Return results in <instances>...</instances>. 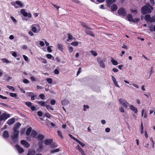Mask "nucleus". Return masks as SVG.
Returning a JSON list of instances; mask_svg holds the SVG:
<instances>
[{
    "label": "nucleus",
    "instance_id": "nucleus-1",
    "mask_svg": "<svg viewBox=\"0 0 155 155\" xmlns=\"http://www.w3.org/2000/svg\"><path fill=\"white\" fill-rule=\"evenodd\" d=\"M21 124L19 123H16L13 128V130L14 132L12 135L11 136V137L13 140L17 139V137L19 134V131L17 130L20 127Z\"/></svg>",
    "mask_w": 155,
    "mask_h": 155
},
{
    "label": "nucleus",
    "instance_id": "nucleus-2",
    "mask_svg": "<svg viewBox=\"0 0 155 155\" xmlns=\"http://www.w3.org/2000/svg\"><path fill=\"white\" fill-rule=\"evenodd\" d=\"M153 8L152 6L145 5L141 8V12L143 14L149 13L151 12V10Z\"/></svg>",
    "mask_w": 155,
    "mask_h": 155
},
{
    "label": "nucleus",
    "instance_id": "nucleus-3",
    "mask_svg": "<svg viewBox=\"0 0 155 155\" xmlns=\"http://www.w3.org/2000/svg\"><path fill=\"white\" fill-rule=\"evenodd\" d=\"M11 4L16 9L21 8L23 7L24 6L22 2L19 0L11 2Z\"/></svg>",
    "mask_w": 155,
    "mask_h": 155
},
{
    "label": "nucleus",
    "instance_id": "nucleus-4",
    "mask_svg": "<svg viewBox=\"0 0 155 155\" xmlns=\"http://www.w3.org/2000/svg\"><path fill=\"white\" fill-rule=\"evenodd\" d=\"M31 30L34 33H38L41 30V28L38 24H34L31 26Z\"/></svg>",
    "mask_w": 155,
    "mask_h": 155
},
{
    "label": "nucleus",
    "instance_id": "nucleus-5",
    "mask_svg": "<svg viewBox=\"0 0 155 155\" xmlns=\"http://www.w3.org/2000/svg\"><path fill=\"white\" fill-rule=\"evenodd\" d=\"M119 102L120 104L122 105L125 108H127L130 106V104L124 99H120L119 100Z\"/></svg>",
    "mask_w": 155,
    "mask_h": 155
},
{
    "label": "nucleus",
    "instance_id": "nucleus-6",
    "mask_svg": "<svg viewBox=\"0 0 155 155\" xmlns=\"http://www.w3.org/2000/svg\"><path fill=\"white\" fill-rule=\"evenodd\" d=\"M97 61L100 67L103 68H105V65L104 63L105 60H101L100 59L98 58Z\"/></svg>",
    "mask_w": 155,
    "mask_h": 155
},
{
    "label": "nucleus",
    "instance_id": "nucleus-7",
    "mask_svg": "<svg viewBox=\"0 0 155 155\" xmlns=\"http://www.w3.org/2000/svg\"><path fill=\"white\" fill-rule=\"evenodd\" d=\"M118 13L119 15L124 16H125L126 15V13L124 11V9L123 8H121L118 10Z\"/></svg>",
    "mask_w": 155,
    "mask_h": 155
},
{
    "label": "nucleus",
    "instance_id": "nucleus-8",
    "mask_svg": "<svg viewBox=\"0 0 155 155\" xmlns=\"http://www.w3.org/2000/svg\"><path fill=\"white\" fill-rule=\"evenodd\" d=\"M68 39H67V41L68 42H71L72 40H74L75 39V38L70 33H69L68 35Z\"/></svg>",
    "mask_w": 155,
    "mask_h": 155
},
{
    "label": "nucleus",
    "instance_id": "nucleus-9",
    "mask_svg": "<svg viewBox=\"0 0 155 155\" xmlns=\"http://www.w3.org/2000/svg\"><path fill=\"white\" fill-rule=\"evenodd\" d=\"M21 143L22 145H24L26 148H28L30 146L29 143L25 140H21Z\"/></svg>",
    "mask_w": 155,
    "mask_h": 155
},
{
    "label": "nucleus",
    "instance_id": "nucleus-10",
    "mask_svg": "<svg viewBox=\"0 0 155 155\" xmlns=\"http://www.w3.org/2000/svg\"><path fill=\"white\" fill-rule=\"evenodd\" d=\"M15 122V119L14 118H11L9 119L7 122V123L9 125H11L13 124Z\"/></svg>",
    "mask_w": 155,
    "mask_h": 155
},
{
    "label": "nucleus",
    "instance_id": "nucleus-11",
    "mask_svg": "<svg viewBox=\"0 0 155 155\" xmlns=\"http://www.w3.org/2000/svg\"><path fill=\"white\" fill-rule=\"evenodd\" d=\"M129 107H130V109L133 111L134 113L137 114L138 112V110L137 108L133 105L130 104Z\"/></svg>",
    "mask_w": 155,
    "mask_h": 155
},
{
    "label": "nucleus",
    "instance_id": "nucleus-12",
    "mask_svg": "<svg viewBox=\"0 0 155 155\" xmlns=\"http://www.w3.org/2000/svg\"><path fill=\"white\" fill-rule=\"evenodd\" d=\"M15 147L18 151L20 153H21L24 151L23 149L18 145H16L15 146Z\"/></svg>",
    "mask_w": 155,
    "mask_h": 155
},
{
    "label": "nucleus",
    "instance_id": "nucleus-13",
    "mask_svg": "<svg viewBox=\"0 0 155 155\" xmlns=\"http://www.w3.org/2000/svg\"><path fill=\"white\" fill-rule=\"evenodd\" d=\"M127 18L128 21L133 23L135 22V21L133 19V17L131 15H128L127 16Z\"/></svg>",
    "mask_w": 155,
    "mask_h": 155
},
{
    "label": "nucleus",
    "instance_id": "nucleus-14",
    "mask_svg": "<svg viewBox=\"0 0 155 155\" xmlns=\"http://www.w3.org/2000/svg\"><path fill=\"white\" fill-rule=\"evenodd\" d=\"M147 114L144 109H142L141 110V116L144 118L147 117Z\"/></svg>",
    "mask_w": 155,
    "mask_h": 155
},
{
    "label": "nucleus",
    "instance_id": "nucleus-15",
    "mask_svg": "<svg viewBox=\"0 0 155 155\" xmlns=\"http://www.w3.org/2000/svg\"><path fill=\"white\" fill-rule=\"evenodd\" d=\"M112 80L113 81L114 85L118 87H120L118 85L117 81L116 78L113 76H111Z\"/></svg>",
    "mask_w": 155,
    "mask_h": 155
},
{
    "label": "nucleus",
    "instance_id": "nucleus-16",
    "mask_svg": "<svg viewBox=\"0 0 155 155\" xmlns=\"http://www.w3.org/2000/svg\"><path fill=\"white\" fill-rule=\"evenodd\" d=\"M36 103L41 105L42 106L44 107L46 106L47 105L46 104V102L45 101H36Z\"/></svg>",
    "mask_w": 155,
    "mask_h": 155
},
{
    "label": "nucleus",
    "instance_id": "nucleus-17",
    "mask_svg": "<svg viewBox=\"0 0 155 155\" xmlns=\"http://www.w3.org/2000/svg\"><path fill=\"white\" fill-rule=\"evenodd\" d=\"M116 1V0H106V2L108 6H110L112 3L115 2Z\"/></svg>",
    "mask_w": 155,
    "mask_h": 155
},
{
    "label": "nucleus",
    "instance_id": "nucleus-18",
    "mask_svg": "<svg viewBox=\"0 0 155 155\" xmlns=\"http://www.w3.org/2000/svg\"><path fill=\"white\" fill-rule=\"evenodd\" d=\"M85 33L87 34L90 35L93 37L94 36V35L91 31H89L87 29H86L85 31Z\"/></svg>",
    "mask_w": 155,
    "mask_h": 155
},
{
    "label": "nucleus",
    "instance_id": "nucleus-19",
    "mask_svg": "<svg viewBox=\"0 0 155 155\" xmlns=\"http://www.w3.org/2000/svg\"><path fill=\"white\" fill-rule=\"evenodd\" d=\"M53 140L51 139L46 140H45L44 143L46 145H49L52 142Z\"/></svg>",
    "mask_w": 155,
    "mask_h": 155
},
{
    "label": "nucleus",
    "instance_id": "nucleus-20",
    "mask_svg": "<svg viewBox=\"0 0 155 155\" xmlns=\"http://www.w3.org/2000/svg\"><path fill=\"white\" fill-rule=\"evenodd\" d=\"M21 13L25 17L27 16V12H26L25 10L24 9H21Z\"/></svg>",
    "mask_w": 155,
    "mask_h": 155
},
{
    "label": "nucleus",
    "instance_id": "nucleus-21",
    "mask_svg": "<svg viewBox=\"0 0 155 155\" xmlns=\"http://www.w3.org/2000/svg\"><path fill=\"white\" fill-rule=\"evenodd\" d=\"M9 136L8 132L7 131H4L3 134V137L4 138H7Z\"/></svg>",
    "mask_w": 155,
    "mask_h": 155
},
{
    "label": "nucleus",
    "instance_id": "nucleus-22",
    "mask_svg": "<svg viewBox=\"0 0 155 155\" xmlns=\"http://www.w3.org/2000/svg\"><path fill=\"white\" fill-rule=\"evenodd\" d=\"M61 103L63 105H67L69 104V102L66 100L64 99L61 101Z\"/></svg>",
    "mask_w": 155,
    "mask_h": 155
},
{
    "label": "nucleus",
    "instance_id": "nucleus-23",
    "mask_svg": "<svg viewBox=\"0 0 155 155\" xmlns=\"http://www.w3.org/2000/svg\"><path fill=\"white\" fill-rule=\"evenodd\" d=\"M35 153V151L33 150H30L27 154V155H34Z\"/></svg>",
    "mask_w": 155,
    "mask_h": 155
},
{
    "label": "nucleus",
    "instance_id": "nucleus-24",
    "mask_svg": "<svg viewBox=\"0 0 155 155\" xmlns=\"http://www.w3.org/2000/svg\"><path fill=\"white\" fill-rule=\"evenodd\" d=\"M57 47L58 49L59 50H60L61 51H63V45L61 44L60 43L58 44L57 45Z\"/></svg>",
    "mask_w": 155,
    "mask_h": 155
},
{
    "label": "nucleus",
    "instance_id": "nucleus-25",
    "mask_svg": "<svg viewBox=\"0 0 155 155\" xmlns=\"http://www.w3.org/2000/svg\"><path fill=\"white\" fill-rule=\"evenodd\" d=\"M117 9V5L115 4H113L111 7V9L112 11H115Z\"/></svg>",
    "mask_w": 155,
    "mask_h": 155
},
{
    "label": "nucleus",
    "instance_id": "nucleus-26",
    "mask_svg": "<svg viewBox=\"0 0 155 155\" xmlns=\"http://www.w3.org/2000/svg\"><path fill=\"white\" fill-rule=\"evenodd\" d=\"M36 138H38L40 141H43L42 140L44 138V136L43 135L40 134L38 135Z\"/></svg>",
    "mask_w": 155,
    "mask_h": 155
},
{
    "label": "nucleus",
    "instance_id": "nucleus-27",
    "mask_svg": "<svg viewBox=\"0 0 155 155\" xmlns=\"http://www.w3.org/2000/svg\"><path fill=\"white\" fill-rule=\"evenodd\" d=\"M37 132L34 130H32L31 132V135L32 136L34 137H37Z\"/></svg>",
    "mask_w": 155,
    "mask_h": 155
},
{
    "label": "nucleus",
    "instance_id": "nucleus-28",
    "mask_svg": "<svg viewBox=\"0 0 155 155\" xmlns=\"http://www.w3.org/2000/svg\"><path fill=\"white\" fill-rule=\"evenodd\" d=\"M32 128L31 127L28 128L26 132V134L27 135H29L31 131Z\"/></svg>",
    "mask_w": 155,
    "mask_h": 155
},
{
    "label": "nucleus",
    "instance_id": "nucleus-29",
    "mask_svg": "<svg viewBox=\"0 0 155 155\" xmlns=\"http://www.w3.org/2000/svg\"><path fill=\"white\" fill-rule=\"evenodd\" d=\"M1 60L4 63H6L7 64H9L11 63V61H8L7 59L5 58H2L1 59Z\"/></svg>",
    "mask_w": 155,
    "mask_h": 155
},
{
    "label": "nucleus",
    "instance_id": "nucleus-30",
    "mask_svg": "<svg viewBox=\"0 0 155 155\" xmlns=\"http://www.w3.org/2000/svg\"><path fill=\"white\" fill-rule=\"evenodd\" d=\"M150 18V15H146L145 16L144 19L147 21H149Z\"/></svg>",
    "mask_w": 155,
    "mask_h": 155
},
{
    "label": "nucleus",
    "instance_id": "nucleus-31",
    "mask_svg": "<svg viewBox=\"0 0 155 155\" xmlns=\"http://www.w3.org/2000/svg\"><path fill=\"white\" fill-rule=\"evenodd\" d=\"M4 77L5 78V80L7 81H9L12 79V77L10 76L8 74H6Z\"/></svg>",
    "mask_w": 155,
    "mask_h": 155
},
{
    "label": "nucleus",
    "instance_id": "nucleus-32",
    "mask_svg": "<svg viewBox=\"0 0 155 155\" xmlns=\"http://www.w3.org/2000/svg\"><path fill=\"white\" fill-rule=\"evenodd\" d=\"M112 59L111 60V61L112 63V64L115 65H117L118 64L117 62L114 59L112 58Z\"/></svg>",
    "mask_w": 155,
    "mask_h": 155
},
{
    "label": "nucleus",
    "instance_id": "nucleus-33",
    "mask_svg": "<svg viewBox=\"0 0 155 155\" xmlns=\"http://www.w3.org/2000/svg\"><path fill=\"white\" fill-rule=\"evenodd\" d=\"M9 95L12 97H15V98H17L16 97H17V95L16 93H10L9 94Z\"/></svg>",
    "mask_w": 155,
    "mask_h": 155
},
{
    "label": "nucleus",
    "instance_id": "nucleus-34",
    "mask_svg": "<svg viewBox=\"0 0 155 155\" xmlns=\"http://www.w3.org/2000/svg\"><path fill=\"white\" fill-rule=\"evenodd\" d=\"M78 41H74L72 42L71 43V45H72L76 46L78 45Z\"/></svg>",
    "mask_w": 155,
    "mask_h": 155
},
{
    "label": "nucleus",
    "instance_id": "nucleus-35",
    "mask_svg": "<svg viewBox=\"0 0 155 155\" xmlns=\"http://www.w3.org/2000/svg\"><path fill=\"white\" fill-rule=\"evenodd\" d=\"M42 143L43 141H40L38 143V145L40 149L42 147Z\"/></svg>",
    "mask_w": 155,
    "mask_h": 155
},
{
    "label": "nucleus",
    "instance_id": "nucleus-36",
    "mask_svg": "<svg viewBox=\"0 0 155 155\" xmlns=\"http://www.w3.org/2000/svg\"><path fill=\"white\" fill-rule=\"evenodd\" d=\"M76 141L78 142L83 147H84L85 146V144L83 143L78 140L77 139Z\"/></svg>",
    "mask_w": 155,
    "mask_h": 155
},
{
    "label": "nucleus",
    "instance_id": "nucleus-37",
    "mask_svg": "<svg viewBox=\"0 0 155 155\" xmlns=\"http://www.w3.org/2000/svg\"><path fill=\"white\" fill-rule=\"evenodd\" d=\"M6 87L9 89L12 90L13 91H14L15 90L14 88L12 86L7 85Z\"/></svg>",
    "mask_w": 155,
    "mask_h": 155
},
{
    "label": "nucleus",
    "instance_id": "nucleus-38",
    "mask_svg": "<svg viewBox=\"0 0 155 155\" xmlns=\"http://www.w3.org/2000/svg\"><path fill=\"white\" fill-rule=\"evenodd\" d=\"M25 104L28 107H31L32 105V103L30 102H27L25 103Z\"/></svg>",
    "mask_w": 155,
    "mask_h": 155
},
{
    "label": "nucleus",
    "instance_id": "nucleus-39",
    "mask_svg": "<svg viewBox=\"0 0 155 155\" xmlns=\"http://www.w3.org/2000/svg\"><path fill=\"white\" fill-rule=\"evenodd\" d=\"M91 53L92 54L94 55V56H96L97 55V53L94 51H91Z\"/></svg>",
    "mask_w": 155,
    "mask_h": 155
},
{
    "label": "nucleus",
    "instance_id": "nucleus-40",
    "mask_svg": "<svg viewBox=\"0 0 155 155\" xmlns=\"http://www.w3.org/2000/svg\"><path fill=\"white\" fill-rule=\"evenodd\" d=\"M30 79L32 81H36V78L33 76H31L30 77Z\"/></svg>",
    "mask_w": 155,
    "mask_h": 155
},
{
    "label": "nucleus",
    "instance_id": "nucleus-41",
    "mask_svg": "<svg viewBox=\"0 0 155 155\" xmlns=\"http://www.w3.org/2000/svg\"><path fill=\"white\" fill-rule=\"evenodd\" d=\"M46 107L48 110L50 109L52 110H54V109L52 108V107L51 106L49 105H46Z\"/></svg>",
    "mask_w": 155,
    "mask_h": 155
},
{
    "label": "nucleus",
    "instance_id": "nucleus-42",
    "mask_svg": "<svg viewBox=\"0 0 155 155\" xmlns=\"http://www.w3.org/2000/svg\"><path fill=\"white\" fill-rule=\"evenodd\" d=\"M141 130L140 131V133L142 134H143V123L142 122L141 124Z\"/></svg>",
    "mask_w": 155,
    "mask_h": 155
},
{
    "label": "nucleus",
    "instance_id": "nucleus-43",
    "mask_svg": "<svg viewBox=\"0 0 155 155\" xmlns=\"http://www.w3.org/2000/svg\"><path fill=\"white\" fill-rule=\"evenodd\" d=\"M46 81L50 84H51L52 82V80L51 78H47L46 79Z\"/></svg>",
    "mask_w": 155,
    "mask_h": 155
},
{
    "label": "nucleus",
    "instance_id": "nucleus-44",
    "mask_svg": "<svg viewBox=\"0 0 155 155\" xmlns=\"http://www.w3.org/2000/svg\"><path fill=\"white\" fill-rule=\"evenodd\" d=\"M50 147L51 148H54L56 147H57V146L54 143H52L50 144Z\"/></svg>",
    "mask_w": 155,
    "mask_h": 155
},
{
    "label": "nucleus",
    "instance_id": "nucleus-45",
    "mask_svg": "<svg viewBox=\"0 0 155 155\" xmlns=\"http://www.w3.org/2000/svg\"><path fill=\"white\" fill-rule=\"evenodd\" d=\"M60 151V149L58 148L56 149H54L51 151V152L52 153H54L55 152H57L59 151Z\"/></svg>",
    "mask_w": 155,
    "mask_h": 155
},
{
    "label": "nucleus",
    "instance_id": "nucleus-46",
    "mask_svg": "<svg viewBox=\"0 0 155 155\" xmlns=\"http://www.w3.org/2000/svg\"><path fill=\"white\" fill-rule=\"evenodd\" d=\"M150 140L152 142V146L153 148L154 147V141L153 140L152 137H151L150 138Z\"/></svg>",
    "mask_w": 155,
    "mask_h": 155
},
{
    "label": "nucleus",
    "instance_id": "nucleus-47",
    "mask_svg": "<svg viewBox=\"0 0 155 155\" xmlns=\"http://www.w3.org/2000/svg\"><path fill=\"white\" fill-rule=\"evenodd\" d=\"M68 50L70 53H71L73 51V48L72 47H68Z\"/></svg>",
    "mask_w": 155,
    "mask_h": 155
},
{
    "label": "nucleus",
    "instance_id": "nucleus-48",
    "mask_svg": "<svg viewBox=\"0 0 155 155\" xmlns=\"http://www.w3.org/2000/svg\"><path fill=\"white\" fill-rule=\"evenodd\" d=\"M11 19L12 20V21L15 23H16L17 22V21L16 19L13 16H11L10 17Z\"/></svg>",
    "mask_w": 155,
    "mask_h": 155
},
{
    "label": "nucleus",
    "instance_id": "nucleus-49",
    "mask_svg": "<svg viewBox=\"0 0 155 155\" xmlns=\"http://www.w3.org/2000/svg\"><path fill=\"white\" fill-rule=\"evenodd\" d=\"M81 25L83 27L86 28H88V27L86 25V24L83 22H81Z\"/></svg>",
    "mask_w": 155,
    "mask_h": 155
},
{
    "label": "nucleus",
    "instance_id": "nucleus-50",
    "mask_svg": "<svg viewBox=\"0 0 155 155\" xmlns=\"http://www.w3.org/2000/svg\"><path fill=\"white\" fill-rule=\"evenodd\" d=\"M69 136L71 138L74 140H75L76 141L77 140V139L75 138V137L73 136L72 135H71V134H69Z\"/></svg>",
    "mask_w": 155,
    "mask_h": 155
},
{
    "label": "nucleus",
    "instance_id": "nucleus-51",
    "mask_svg": "<svg viewBox=\"0 0 155 155\" xmlns=\"http://www.w3.org/2000/svg\"><path fill=\"white\" fill-rule=\"evenodd\" d=\"M149 21L151 22H154L155 21V19L153 17L150 18Z\"/></svg>",
    "mask_w": 155,
    "mask_h": 155
},
{
    "label": "nucleus",
    "instance_id": "nucleus-52",
    "mask_svg": "<svg viewBox=\"0 0 155 155\" xmlns=\"http://www.w3.org/2000/svg\"><path fill=\"white\" fill-rule=\"evenodd\" d=\"M55 100H51V102H50V104H51V105H54L55 104Z\"/></svg>",
    "mask_w": 155,
    "mask_h": 155
},
{
    "label": "nucleus",
    "instance_id": "nucleus-53",
    "mask_svg": "<svg viewBox=\"0 0 155 155\" xmlns=\"http://www.w3.org/2000/svg\"><path fill=\"white\" fill-rule=\"evenodd\" d=\"M45 116L48 118H50L51 117V115L48 113H46L45 114Z\"/></svg>",
    "mask_w": 155,
    "mask_h": 155
},
{
    "label": "nucleus",
    "instance_id": "nucleus-54",
    "mask_svg": "<svg viewBox=\"0 0 155 155\" xmlns=\"http://www.w3.org/2000/svg\"><path fill=\"white\" fill-rule=\"evenodd\" d=\"M23 82L25 84H27L29 83V81L27 79H24L23 80Z\"/></svg>",
    "mask_w": 155,
    "mask_h": 155
},
{
    "label": "nucleus",
    "instance_id": "nucleus-55",
    "mask_svg": "<svg viewBox=\"0 0 155 155\" xmlns=\"http://www.w3.org/2000/svg\"><path fill=\"white\" fill-rule=\"evenodd\" d=\"M19 88L20 89L21 91L23 93H25V90H24L22 88H21L19 86H18Z\"/></svg>",
    "mask_w": 155,
    "mask_h": 155
},
{
    "label": "nucleus",
    "instance_id": "nucleus-56",
    "mask_svg": "<svg viewBox=\"0 0 155 155\" xmlns=\"http://www.w3.org/2000/svg\"><path fill=\"white\" fill-rule=\"evenodd\" d=\"M47 50L49 52H51L52 51L51 49V47H48Z\"/></svg>",
    "mask_w": 155,
    "mask_h": 155
},
{
    "label": "nucleus",
    "instance_id": "nucleus-57",
    "mask_svg": "<svg viewBox=\"0 0 155 155\" xmlns=\"http://www.w3.org/2000/svg\"><path fill=\"white\" fill-rule=\"evenodd\" d=\"M41 61L42 63H43L45 64H46L47 63L46 60H45V59L43 58H42L41 59Z\"/></svg>",
    "mask_w": 155,
    "mask_h": 155
},
{
    "label": "nucleus",
    "instance_id": "nucleus-58",
    "mask_svg": "<svg viewBox=\"0 0 155 155\" xmlns=\"http://www.w3.org/2000/svg\"><path fill=\"white\" fill-rule=\"evenodd\" d=\"M37 96V95L34 94L33 96L31 97V100H34L35 99V97Z\"/></svg>",
    "mask_w": 155,
    "mask_h": 155
},
{
    "label": "nucleus",
    "instance_id": "nucleus-59",
    "mask_svg": "<svg viewBox=\"0 0 155 155\" xmlns=\"http://www.w3.org/2000/svg\"><path fill=\"white\" fill-rule=\"evenodd\" d=\"M46 57L48 58L49 59H51L52 57V56L50 54H47Z\"/></svg>",
    "mask_w": 155,
    "mask_h": 155
},
{
    "label": "nucleus",
    "instance_id": "nucleus-60",
    "mask_svg": "<svg viewBox=\"0 0 155 155\" xmlns=\"http://www.w3.org/2000/svg\"><path fill=\"white\" fill-rule=\"evenodd\" d=\"M39 97L42 99H44L45 97L44 95L43 94H40L39 95Z\"/></svg>",
    "mask_w": 155,
    "mask_h": 155
},
{
    "label": "nucleus",
    "instance_id": "nucleus-61",
    "mask_svg": "<svg viewBox=\"0 0 155 155\" xmlns=\"http://www.w3.org/2000/svg\"><path fill=\"white\" fill-rule=\"evenodd\" d=\"M76 149L79 151L81 149V148L78 145L76 146Z\"/></svg>",
    "mask_w": 155,
    "mask_h": 155
},
{
    "label": "nucleus",
    "instance_id": "nucleus-62",
    "mask_svg": "<svg viewBox=\"0 0 155 155\" xmlns=\"http://www.w3.org/2000/svg\"><path fill=\"white\" fill-rule=\"evenodd\" d=\"M76 149L79 151L81 149V148L78 145L76 146Z\"/></svg>",
    "mask_w": 155,
    "mask_h": 155
},
{
    "label": "nucleus",
    "instance_id": "nucleus-63",
    "mask_svg": "<svg viewBox=\"0 0 155 155\" xmlns=\"http://www.w3.org/2000/svg\"><path fill=\"white\" fill-rule=\"evenodd\" d=\"M54 73L56 74H59V71L57 69H55L54 70Z\"/></svg>",
    "mask_w": 155,
    "mask_h": 155
},
{
    "label": "nucleus",
    "instance_id": "nucleus-64",
    "mask_svg": "<svg viewBox=\"0 0 155 155\" xmlns=\"http://www.w3.org/2000/svg\"><path fill=\"white\" fill-rule=\"evenodd\" d=\"M40 45L41 46H43L45 44L43 41H40Z\"/></svg>",
    "mask_w": 155,
    "mask_h": 155
}]
</instances>
